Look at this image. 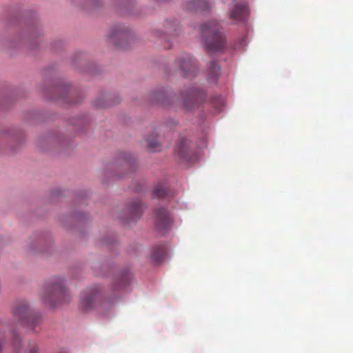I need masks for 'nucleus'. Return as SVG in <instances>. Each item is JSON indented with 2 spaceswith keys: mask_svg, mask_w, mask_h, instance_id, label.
Segmentation results:
<instances>
[{
  "mask_svg": "<svg viewBox=\"0 0 353 353\" xmlns=\"http://www.w3.org/2000/svg\"><path fill=\"white\" fill-rule=\"evenodd\" d=\"M221 29L222 26L216 21L204 23L201 26V37L208 53L221 52L225 50V36Z\"/></svg>",
  "mask_w": 353,
  "mask_h": 353,
  "instance_id": "nucleus-1",
  "label": "nucleus"
},
{
  "mask_svg": "<svg viewBox=\"0 0 353 353\" xmlns=\"http://www.w3.org/2000/svg\"><path fill=\"white\" fill-rule=\"evenodd\" d=\"M70 298V294L65 287L63 279L57 277L46 285L42 301L46 305L54 307L57 304L69 302Z\"/></svg>",
  "mask_w": 353,
  "mask_h": 353,
  "instance_id": "nucleus-2",
  "label": "nucleus"
},
{
  "mask_svg": "<svg viewBox=\"0 0 353 353\" xmlns=\"http://www.w3.org/2000/svg\"><path fill=\"white\" fill-rule=\"evenodd\" d=\"M12 314L14 318L28 327H32L34 330L41 322L40 315L30 313L25 301H19L12 307Z\"/></svg>",
  "mask_w": 353,
  "mask_h": 353,
  "instance_id": "nucleus-3",
  "label": "nucleus"
},
{
  "mask_svg": "<svg viewBox=\"0 0 353 353\" xmlns=\"http://www.w3.org/2000/svg\"><path fill=\"white\" fill-rule=\"evenodd\" d=\"M175 65L181 74L185 77L194 76L197 72V63L189 54L179 56L175 61Z\"/></svg>",
  "mask_w": 353,
  "mask_h": 353,
  "instance_id": "nucleus-4",
  "label": "nucleus"
},
{
  "mask_svg": "<svg viewBox=\"0 0 353 353\" xmlns=\"http://www.w3.org/2000/svg\"><path fill=\"white\" fill-rule=\"evenodd\" d=\"M154 227L160 233L169 230L172 224V219L168 210L163 207L157 208L154 211Z\"/></svg>",
  "mask_w": 353,
  "mask_h": 353,
  "instance_id": "nucleus-5",
  "label": "nucleus"
},
{
  "mask_svg": "<svg viewBox=\"0 0 353 353\" xmlns=\"http://www.w3.org/2000/svg\"><path fill=\"white\" fill-rule=\"evenodd\" d=\"M181 97L183 107L186 110H190L205 99V94L203 91L191 88L187 92H183Z\"/></svg>",
  "mask_w": 353,
  "mask_h": 353,
  "instance_id": "nucleus-6",
  "label": "nucleus"
},
{
  "mask_svg": "<svg viewBox=\"0 0 353 353\" xmlns=\"http://www.w3.org/2000/svg\"><path fill=\"white\" fill-rule=\"evenodd\" d=\"M176 158L180 163L190 162L193 161L194 154L190 148V143L188 139L181 138L175 150Z\"/></svg>",
  "mask_w": 353,
  "mask_h": 353,
  "instance_id": "nucleus-7",
  "label": "nucleus"
},
{
  "mask_svg": "<svg viewBox=\"0 0 353 353\" xmlns=\"http://www.w3.org/2000/svg\"><path fill=\"white\" fill-rule=\"evenodd\" d=\"M100 298V292L96 288H88L81 295V306L85 310H88L96 305Z\"/></svg>",
  "mask_w": 353,
  "mask_h": 353,
  "instance_id": "nucleus-8",
  "label": "nucleus"
},
{
  "mask_svg": "<svg viewBox=\"0 0 353 353\" xmlns=\"http://www.w3.org/2000/svg\"><path fill=\"white\" fill-rule=\"evenodd\" d=\"M129 30L124 26H117L111 28L108 34V39L110 42L117 46L123 48L122 41L128 39Z\"/></svg>",
  "mask_w": 353,
  "mask_h": 353,
  "instance_id": "nucleus-9",
  "label": "nucleus"
},
{
  "mask_svg": "<svg viewBox=\"0 0 353 353\" xmlns=\"http://www.w3.org/2000/svg\"><path fill=\"white\" fill-rule=\"evenodd\" d=\"M248 8L245 3H236L229 12V18L233 23H243L248 17Z\"/></svg>",
  "mask_w": 353,
  "mask_h": 353,
  "instance_id": "nucleus-10",
  "label": "nucleus"
},
{
  "mask_svg": "<svg viewBox=\"0 0 353 353\" xmlns=\"http://www.w3.org/2000/svg\"><path fill=\"white\" fill-rule=\"evenodd\" d=\"M143 212V205L141 200L137 199L130 203L128 207V217L127 223L131 224L140 219Z\"/></svg>",
  "mask_w": 353,
  "mask_h": 353,
  "instance_id": "nucleus-11",
  "label": "nucleus"
},
{
  "mask_svg": "<svg viewBox=\"0 0 353 353\" xmlns=\"http://www.w3.org/2000/svg\"><path fill=\"white\" fill-rule=\"evenodd\" d=\"M174 97L173 93L168 94L163 90H158L151 94L150 100L152 103H159L167 105L171 103L172 98Z\"/></svg>",
  "mask_w": 353,
  "mask_h": 353,
  "instance_id": "nucleus-12",
  "label": "nucleus"
},
{
  "mask_svg": "<svg viewBox=\"0 0 353 353\" xmlns=\"http://www.w3.org/2000/svg\"><path fill=\"white\" fill-rule=\"evenodd\" d=\"M164 33L171 37L177 36L181 30L180 26L176 20H166L164 23Z\"/></svg>",
  "mask_w": 353,
  "mask_h": 353,
  "instance_id": "nucleus-13",
  "label": "nucleus"
},
{
  "mask_svg": "<svg viewBox=\"0 0 353 353\" xmlns=\"http://www.w3.org/2000/svg\"><path fill=\"white\" fill-rule=\"evenodd\" d=\"M209 7V3L206 0H193L187 3L188 9L194 12L204 11Z\"/></svg>",
  "mask_w": 353,
  "mask_h": 353,
  "instance_id": "nucleus-14",
  "label": "nucleus"
},
{
  "mask_svg": "<svg viewBox=\"0 0 353 353\" xmlns=\"http://www.w3.org/2000/svg\"><path fill=\"white\" fill-rule=\"evenodd\" d=\"M208 79L216 82L221 74V68L215 61L209 63L207 68Z\"/></svg>",
  "mask_w": 353,
  "mask_h": 353,
  "instance_id": "nucleus-15",
  "label": "nucleus"
},
{
  "mask_svg": "<svg viewBox=\"0 0 353 353\" xmlns=\"http://www.w3.org/2000/svg\"><path fill=\"white\" fill-rule=\"evenodd\" d=\"M145 141L148 143L150 152H157L161 150V145L157 139V135L155 134H152L151 137L146 138Z\"/></svg>",
  "mask_w": 353,
  "mask_h": 353,
  "instance_id": "nucleus-16",
  "label": "nucleus"
},
{
  "mask_svg": "<svg viewBox=\"0 0 353 353\" xmlns=\"http://www.w3.org/2000/svg\"><path fill=\"white\" fill-rule=\"evenodd\" d=\"M165 256V250L163 246H157L154 248L152 258L157 262L160 263L164 259Z\"/></svg>",
  "mask_w": 353,
  "mask_h": 353,
  "instance_id": "nucleus-17",
  "label": "nucleus"
},
{
  "mask_svg": "<svg viewBox=\"0 0 353 353\" xmlns=\"http://www.w3.org/2000/svg\"><path fill=\"white\" fill-rule=\"evenodd\" d=\"M212 105L215 109V113L219 112L224 106L225 101L222 97L216 96L211 101Z\"/></svg>",
  "mask_w": 353,
  "mask_h": 353,
  "instance_id": "nucleus-18",
  "label": "nucleus"
},
{
  "mask_svg": "<svg viewBox=\"0 0 353 353\" xmlns=\"http://www.w3.org/2000/svg\"><path fill=\"white\" fill-rule=\"evenodd\" d=\"M134 165L135 161L134 159L128 156L124 157L122 167H123L125 169L129 168L130 170H134Z\"/></svg>",
  "mask_w": 353,
  "mask_h": 353,
  "instance_id": "nucleus-19",
  "label": "nucleus"
},
{
  "mask_svg": "<svg viewBox=\"0 0 353 353\" xmlns=\"http://www.w3.org/2000/svg\"><path fill=\"white\" fill-rule=\"evenodd\" d=\"M11 336L12 337V345L15 350H18L19 347V338L16 332H11Z\"/></svg>",
  "mask_w": 353,
  "mask_h": 353,
  "instance_id": "nucleus-20",
  "label": "nucleus"
},
{
  "mask_svg": "<svg viewBox=\"0 0 353 353\" xmlns=\"http://www.w3.org/2000/svg\"><path fill=\"white\" fill-rule=\"evenodd\" d=\"M154 193L158 197H163L165 195V190L162 187H157L154 190Z\"/></svg>",
  "mask_w": 353,
  "mask_h": 353,
  "instance_id": "nucleus-21",
  "label": "nucleus"
},
{
  "mask_svg": "<svg viewBox=\"0 0 353 353\" xmlns=\"http://www.w3.org/2000/svg\"><path fill=\"white\" fill-rule=\"evenodd\" d=\"M2 327L0 326V353H1V345L2 343H4L5 334L3 332H1Z\"/></svg>",
  "mask_w": 353,
  "mask_h": 353,
  "instance_id": "nucleus-22",
  "label": "nucleus"
},
{
  "mask_svg": "<svg viewBox=\"0 0 353 353\" xmlns=\"http://www.w3.org/2000/svg\"><path fill=\"white\" fill-rule=\"evenodd\" d=\"M128 279L125 275L122 276L119 281V287H121L122 285H125L128 283Z\"/></svg>",
  "mask_w": 353,
  "mask_h": 353,
  "instance_id": "nucleus-23",
  "label": "nucleus"
},
{
  "mask_svg": "<svg viewBox=\"0 0 353 353\" xmlns=\"http://www.w3.org/2000/svg\"><path fill=\"white\" fill-rule=\"evenodd\" d=\"M28 353H38V349L35 344L30 345Z\"/></svg>",
  "mask_w": 353,
  "mask_h": 353,
  "instance_id": "nucleus-24",
  "label": "nucleus"
},
{
  "mask_svg": "<svg viewBox=\"0 0 353 353\" xmlns=\"http://www.w3.org/2000/svg\"><path fill=\"white\" fill-rule=\"evenodd\" d=\"M155 35H157V37H159L161 39L164 40L165 42L168 41L167 38L165 36L160 34L159 33V32H155Z\"/></svg>",
  "mask_w": 353,
  "mask_h": 353,
  "instance_id": "nucleus-25",
  "label": "nucleus"
},
{
  "mask_svg": "<svg viewBox=\"0 0 353 353\" xmlns=\"http://www.w3.org/2000/svg\"><path fill=\"white\" fill-rule=\"evenodd\" d=\"M164 48L166 49H169V48H170V46L169 44H165Z\"/></svg>",
  "mask_w": 353,
  "mask_h": 353,
  "instance_id": "nucleus-26",
  "label": "nucleus"
},
{
  "mask_svg": "<svg viewBox=\"0 0 353 353\" xmlns=\"http://www.w3.org/2000/svg\"><path fill=\"white\" fill-rule=\"evenodd\" d=\"M57 353H68V352H67L66 351H63H63H60V352H57Z\"/></svg>",
  "mask_w": 353,
  "mask_h": 353,
  "instance_id": "nucleus-27",
  "label": "nucleus"
}]
</instances>
